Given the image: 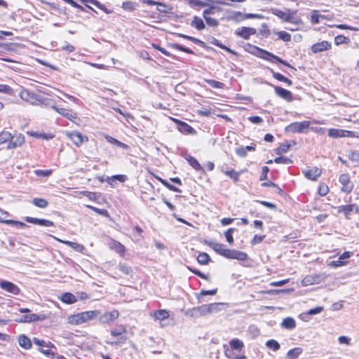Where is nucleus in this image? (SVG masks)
Here are the masks:
<instances>
[{"label":"nucleus","mask_w":359,"mask_h":359,"mask_svg":"<svg viewBox=\"0 0 359 359\" xmlns=\"http://www.w3.org/2000/svg\"><path fill=\"white\" fill-rule=\"evenodd\" d=\"M311 21L313 24H318L320 22V15L317 11H313L311 16Z\"/></svg>","instance_id":"58"},{"label":"nucleus","mask_w":359,"mask_h":359,"mask_svg":"<svg viewBox=\"0 0 359 359\" xmlns=\"http://www.w3.org/2000/svg\"><path fill=\"white\" fill-rule=\"evenodd\" d=\"M225 354L229 359H246V356L244 355H239V356H236V355L234 356L233 354L231 353V352L229 350L225 351Z\"/></svg>","instance_id":"62"},{"label":"nucleus","mask_w":359,"mask_h":359,"mask_svg":"<svg viewBox=\"0 0 359 359\" xmlns=\"http://www.w3.org/2000/svg\"><path fill=\"white\" fill-rule=\"evenodd\" d=\"M18 343L19 345L25 349H29L32 347L30 339L24 334L19 336Z\"/></svg>","instance_id":"28"},{"label":"nucleus","mask_w":359,"mask_h":359,"mask_svg":"<svg viewBox=\"0 0 359 359\" xmlns=\"http://www.w3.org/2000/svg\"><path fill=\"white\" fill-rule=\"evenodd\" d=\"M274 90L277 95L285 100L286 101L290 102L292 100V95L289 90L280 86H276Z\"/></svg>","instance_id":"20"},{"label":"nucleus","mask_w":359,"mask_h":359,"mask_svg":"<svg viewBox=\"0 0 359 359\" xmlns=\"http://www.w3.org/2000/svg\"><path fill=\"white\" fill-rule=\"evenodd\" d=\"M228 259H235L241 261H244L247 259L248 255L245 252L235 250H229V253L227 255Z\"/></svg>","instance_id":"23"},{"label":"nucleus","mask_w":359,"mask_h":359,"mask_svg":"<svg viewBox=\"0 0 359 359\" xmlns=\"http://www.w3.org/2000/svg\"><path fill=\"white\" fill-rule=\"evenodd\" d=\"M339 181L341 184V190L346 193H350L353 189V184L351 181L348 174H341L339 176Z\"/></svg>","instance_id":"6"},{"label":"nucleus","mask_w":359,"mask_h":359,"mask_svg":"<svg viewBox=\"0 0 359 359\" xmlns=\"http://www.w3.org/2000/svg\"><path fill=\"white\" fill-rule=\"evenodd\" d=\"M355 211L356 212H358V208L355 204H350L346 205L339 206L338 208L339 212H343L346 217V218L348 219L349 215Z\"/></svg>","instance_id":"18"},{"label":"nucleus","mask_w":359,"mask_h":359,"mask_svg":"<svg viewBox=\"0 0 359 359\" xmlns=\"http://www.w3.org/2000/svg\"><path fill=\"white\" fill-rule=\"evenodd\" d=\"M291 12L292 11L290 10H287V12H286V11H283L278 8H271V13L272 14H273L274 15L277 16L278 18H279L280 19H281L285 22H287V20H292L290 18Z\"/></svg>","instance_id":"21"},{"label":"nucleus","mask_w":359,"mask_h":359,"mask_svg":"<svg viewBox=\"0 0 359 359\" xmlns=\"http://www.w3.org/2000/svg\"><path fill=\"white\" fill-rule=\"evenodd\" d=\"M105 139L107 140L108 142L113 144L116 145V147H121L123 149H128L129 147L128 145L120 142L119 140H118L109 135H106Z\"/></svg>","instance_id":"34"},{"label":"nucleus","mask_w":359,"mask_h":359,"mask_svg":"<svg viewBox=\"0 0 359 359\" xmlns=\"http://www.w3.org/2000/svg\"><path fill=\"white\" fill-rule=\"evenodd\" d=\"M349 41V39L342 35L337 36L334 38V43L336 45H340L343 43H347Z\"/></svg>","instance_id":"48"},{"label":"nucleus","mask_w":359,"mask_h":359,"mask_svg":"<svg viewBox=\"0 0 359 359\" xmlns=\"http://www.w3.org/2000/svg\"><path fill=\"white\" fill-rule=\"evenodd\" d=\"M208 314L206 304L194 307L186 311V315L191 318H199Z\"/></svg>","instance_id":"11"},{"label":"nucleus","mask_w":359,"mask_h":359,"mask_svg":"<svg viewBox=\"0 0 359 359\" xmlns=\"http://www.w3.org/2000/svg\"><path fill=\"white\" fill-rule=\"evenodd\" d=\"M187 161L189 163V165L194 168L196 170H202V167L201 165H200V163H198V161L194 157L192 156H189V158H187Z\"/></svg>","instance_id":"42"},{"label":"nucleus","mask_w":359,"mask_h":359,"mask_svg":"<svg viewBox=\"0 0 359 359\" xmlns=\"http://www.w3.org/2000/svg\"><path fill=\"white\" fill-rule=\"evenodd\" d=\"M53 237L55 240L59 241L60 243H64V244L71 247L72 248H73L74 250H75L77 252H82L84 250V249H85V248L82 245H81L79 243L72 242V241H63V240H61L60 238H57L55 236H53Z\"/></svg>","instance_id":"25"},{"label":"nucleus","mask_w":359,"mask_h":359,"mask_svg":"<svg viewBox=\"0 0 359 359\" xmlns=\"http://www.w3.org/2000/svg\"><path fill=\"white\" fill-rule=\"evenodd\" d=\"M328 191H329V188H328L327 185H326L325 184H320L319 185L318 194L320 196H324L327 195Z\"/></svg>","instance_id":"54"},{"label":"nucleus","mask_w":359,"mask_h":359,"mask_svg":"<svg viewBox=\"0 0 359 359\" xmlns=\"http://www.w3.org/2000/svg\"><path fill=\"white\" fill-rule=\"evenodd\" d=\"M109 247L111 249L115 250L120 255H123L125 252V247L119 242L112 240L109 243Z\"/></svg>","instance_id":"27"},{"label":"nucleus","mask_w":359,"mask_h":359,"mask_svg":"<svg viewBox=\"0 0 359 359\" xmlns=\"http://www.w3.org/2000/svg\"><path fill=\"white\" fill-rule=\"evenodd\" d=\"M296 12H297L296 11L291 12V13H290V18H291L292 20H287V22L292 23L295 26H298V27L302 26L303 25V21L302 20V19L299 18H294V16H293V15Z\"/></svg>","instance_id":"47"},{"label":"nucleus","mask_w":359,"mask_h":359,"mask_svg":"<svg viewBox=\"0 0 359 359\" xmlns=\"http://www.w3.org/2000/svg\"><path fill=\"white\" fill-rule=\"evenodd\" d=\"M210 260V256L205 252H200L197 257V261L198 263L203 265L208 264Z\"/></svg>","instance_id":"39"},{"label":"nucleus","mask_w":359,"mask_h":359,"mask_svg":"<svg viewBox=\"0 0 359 359\" xmlns=\"http://www.w3.org/2000/svg\"><path fill=\"white\" fill-rule=\"evenodd\" d=\"M11 139V133L8 131H2L0 133V145L7 142L8 141L10 142V140Z\"/></svg>","instance_id":"43"},{"label":"nucleus","mask_w":359,"mask_h":359,"mask_svg":"<svg viewBox=\"0 0 359 359\" xmlns=\"http://www.w3.org/2000/svg\"><path fill=\"white\" fill-rule=\"evenodd\" d=\"M248 46L252 48V46L248 44ZM252 48L254 50H255L256 51H258L260 53V57L266 60H268L271 62H278L287 67H291V65L286 61L282 60L280 57L268 52V51H266V50H263L256 46H252Z\"/></svg>","instance_id":"3"},{"label":"nucleus","mask_w":359,"mask_h":359,"mask_svg":"<svg viewBox=\"0 0 359 359\" xmlns=\"http://www.w3.org/2000/svg\"><path fill=\"white\" fill-rule=\"evenodd\" d=\"M331 48V43L327 41H323L321 42H318L314 43L311 46V50L314 53H320L324 50H327Z\"/></svg>","instance_id":"19"},{"label":"nucleus","mask_w":359,"mask_h":359,"mask_svg":"<svg viewBox=\"0 0 359 359\" xmlns=\"http://www.w3.org/2000/svg\"><path fill=\"white\" fill-rule=\"evenodd\" d=\"M323 280L324 278L320 275H309L302 279V284L303 286H309L314 284H318Z\"/></svg>","instance_id":"13"},{"label":"nucleus","mask_w":359,"mask_h":359,"mask_svg":"<svg viewBox=\"0 0 359 359\" xmlns=\"http://www.w3.org/2000/svg\"><path fill=\"white\" fill-rule=\"evenodd\" d=\"M81 1L85 4L89 3L91 4H93L97 8L103 11L106 13H111V11L108 10L107 8L104 4H102L97 0H81Z\"/></svg>","instance_id":"36"},{"label":"nucleus","mask_w":359,"mask_h":359,"mask_svg":"<svg viewBox=\"0 0 359 359\" xmlns=\"http://www.w3.org/2000/svg\"><path fill=\"white\" fill-rule=\"evenodd\" d=\"M0 287L2 290L13 295H18L20 292V289L18 285L8 280H0Z\"/></svg>","instance_id":"8"},{"label":"nucleus","mask_w":359,"mask_h":359,"mask_svg":"<svg viewBox=\"0 0 359 359\" xmlns=\"http://www.w3.org/2000/svg\"><path fill=\"white\" fill-rule=\"evenodd\" d=\"M211 9H206L203 11V18H205L206 23L211 27H217L219 25L218 21L213 18L208 17V15L211 13Z\"/></svg>","instance_id":"26"},{"label":"nucleus","mask_w":359,"mask_h":359,"mask_svg":"<svg viewBox=\"0 0 359 359\" xmlns=\"http://www.w3.org/2000/svg\"><path fill=\"white\" fill-rule=\"evenodd\" d=\"M257 32L255 28L243 27L236 31V34L244 39H248L251 35L255 34Z\"/></svg>","instance_id":"17"},{"label":"nucleus","mask_w":359,"mask_h":359,"mask_svg":"<svg viewBox=\"0 0 359 359\" xmlns=\"http://www.w3.org/2000/svg\"><path fill=\"white\" fill-rule=\"evenodd\" d=\"M100 314V311H88L72 315L68 318V323L71 325H79L88 322L97 317Z\"/></svg>","instance_id":"1"},{"label":"nucleus","mask_w":359,"mask_h":359,"mask_svg":"<svg viewBox=\"0 0 359 359\" xmlns=\"http://www.w3.org/2000/svg\"><path fill=\"white\" fill-rule=\"evenodd\" d=\"M6 223L9 224H13V225L15 226L17 228H24V227L27 226V225L23 222L14 221V220H7L6 222Z\"/></svg>","instance_id":"59"},{"label":"nucleus","mask_w":359,"mask_h":359,"mask_svg":"<svg viewBox=\"0 0 359 359\" xmlns=\"http://www.w3.org/2000/svg\"><path fill=\"white\" fill-rule=\"evenodd\" d=\"M126 328L125 326L120 325H118L116 327L113 329L111 331V334L113 337H120V339L117 341H115L114 344H123L127 340V337L126 336Z\"/></svg>","instance_id":"9"},{"label":"nucleus","mask_w":359,"mask_h":359,"mask_svg":"<svg viewBox=\"0 0 359 359\" xmlns=\"http://www.w3.org/2000/svg\"><path fill=\"white\" fill-rule=\"evenodd\" d=\"M222 172L224 173V175L233 179L234 182H237L239 180L241 174L243 172V170H241V172H236L234 170L231 169L223 170Z\"/></svg>","instance_id":"30"},{"label":"nucleus","mask_w":359,"mask_h":359,"mask_svg":"<svg viewBox=\"0 0 359 359\" xmlns=\"http://www.w3.org/2000/svg\"><path fill=\"white\" fill-rule=\"evenodd\" d=\"M290 144L286 142L281 144L276 149V154L278 155L282 154L283 153H285L290 147Z\"/></svg>","instance_id":"46"},{"label":"nucleus","mask_w":359,"mask_h":359,"mask_svg":"<svg viewBox=\"0 0 359 359\" xmlns=\"http://www.w3.org/2000/svg\"><path fill=\"white\" fill-rule=\"evenodd\" d=\"M25 142V137L22 134L11 135V139L7 145V149H14L21 147Z\"/></svg>","instance_id":"12"},{"label":"nucleus","mask_w":359,"mask_h":359,"mask_svg":"<svg viewBox=\"0 0 359 359\" xmlns=\"http://www.w3.org/2000/svg\"><path fill=\"white\" fill-rule=\"evenodd\" d=\"M236 153L237 155L241 157H245L247 155L246 149H245L243 147H238L236 149Z\"/></svg>","instance_id":"64"},{"label":"nucleus","mask_w":359,"mask_h":359,"mask_svg":"<svg viewBox=\"0 0 359 359\" xmlns=\"http://www.w3.org/2000/svg\"><path fill=\"white\" fill-rule=\"evenodd\" d=\"M205 243L208 245L209 247H210L215 252H216L217 254L224 257H227V255L229 253V249H226L224 248V245L219 243H216L214 241H205Z\"/></svg>","instance_id":"10"},{"label":"nucleus","mask_w":359,"mask_h":359,"mask_svg":"<svg viewBox=\"0 0 359 359\" xmlns=\"http://www.w3.org/2000/svg\"><path fill=\"white\" fill-rule=\"evenodd\" d=\"M19 96L22 100L34 105L43 104L47 100L27 89H22Z\"/></svg>","instance_id":"2"},{"label":"nucleus","mask_w":359,"mask_h":359,"mask_svg":"<svg viewBox=\"0 0 359 359\" xmlns=\"http://www.w3.org/2000/svg\"><path fill=\"white\" fill-rule=\"evenodd\" d=\"M274 162L276 163L290 164V163H292V161L288 157L280 156V157L276 158L274 159Z\"/></svg>","instance_id":"50"},{"label":"nucleus","mask_w":359,"mask_h":359,"mask_svg":"<svg viewBox=\"0 0 359 359\" xmlns=\"http://www.w3.org/2000/svg\"><path fill=\"white\" fill-rule=\"evenodd\" d=\"M87 207L100 215L108 216V211L105 209H100L91 205H88Z\"/></svg>","instance_id":"55"},{"label":"nucleus","mask_w":359,"mask_h":359,"mask_svg":"<svg viewBox=\"0 0 359 359\" xmlns=\"http://www.w3.org/2000/svg\"><path fill=\"white\" fill-rule=\"evenodd\" d=\"M67 136L77 147H80L84 142H88V140L87 136L83 135L81 133L78 131L67 133Z\"/></svg>","instance_id":"7"},{"label":"nucleus","mask_w":359,"mask_h":359,"mask_svg":"<svg viewBox=\"0 0 359 359\" xmlns=\"http://www.w3.org/2000/svg\"><path fill=\"white\" fill-rule=\"evenodd\" d=\"M188 3L191 6H205V4L200 0H188Z\"/></svg>","instance_id":"63"},{"label":"nucleus","mask_w":359,"mask_h":359,"mask_svg":"<svg viewBox=\"0 0 359 359\" xmlns=\"http://www.w3.org/2000/svg\"><path fill=\"white\" fill-rule=\"evenodd\" d=\"M35 174L39 177H48L51 175V170H36Z\"/></svg>","instance_id":"53"},{"label":"nucleus","mask_w":359,"mask_h":359,"mask_svg":"<svg viewBox=\"0 0 359 359\" xmlns=\"http://www.w3.org/2000/svg\"><path fill=\"white\" fill-rule=\"evenodd\" d=\"M33 204L39 208H45L47 207L48 203L44 198H34L32 201Z\"/></svg>","instance_id":"41"},{"label":"nucleus","mask_w":359,"mask_h":359,"mask_svg":"<svg viewBox=\"0 0 359 359\" xmlns=\"http://www.w3.org/2000/svg\"><path fill=\"white\" fill-rule=\"evenodd\" d=\"M281 325L285 329L292 330L296 327V322L292 318L287 317L283 319Z\"/></svg>","instance_id":"29"},{"label":"nucleus","mask_w":359,"mask_h":359,"mask_svg":"<svg viewBox=\"0 0 359 359\" xmlns=\"http://www.w3.org/2000/svg\"><path fill=\"white\" fill-rule=\"evenodd\" d=\"M278 36L280 39H282L284 41H290L291 40V35L285 32V31H280L278 32Z\"/></svg>","instance_id":"49"},{"label":"nucleus","mask_w":359,"mask_h":359,"mask_svg":"<svg viewBox=\"0 0 359 359\" xmlns=\"http://www.w3.org/2000/svg\"><path fill=\"white\" fill-rule=\"evenodd\" d=\"M170 46L174 49L184 51L185 53H189V54H194V51L188 48H185L183 46L179 44V43H170Z\"/></svg>","instance_id":"44"},{"label":"nucleus","mask_w":359,"mask_h":359,"mask_svg":"<svg viewBox=\"0 0 359 359\" xmlns=\"http://www.w3.org/2000/svg\"><path fill=\"white\" fill-rule=\"evenodd\" d=\"M178 130L185 134H195L196 131L189 124L184 122L183 123H181V126L178 127Z\"/></svg>","instance_id":"38"},{"label":"nucleus","mask_w":359,"mask_h":359,"mask_svg":"<svg viewBox=\"0 0 359 359\" xmlns=\"http://www.w3.org/2000/svg\"><path fill=\"white\" fill-rule=\"evenodd\" d=\"M205 81L214 88H224V83L212 79H205Z\"/></svg>","instance_id":"45"},{"label":"nucleus","mask_w":359,"mask_h":359,"mask_svg":"<svg viewBox=\"0 0 359 359\" xmlns=\"http://www.w3.org/2000/svg\"><path fill=\"white\" fill-rule=\"evenodd\" d=\"M152 316L156 320H163L169 318V312L165 309H161L151 313Z\"/></svg>","instance_id":"24"},{"label":"nucleus","mask_w":359,"mask_h":359,"mask_svg":"<svg viewBox=\"0 0 359 359\" xmlns=\"http://www.w3.org/2000/svg\"><path fill=\"white\" fill-rule=\"evenodd\" d=\"M266 346L273 350V351H277L280 349V344L275 339H269L266 342Z\"/></svg>","instance_id":"40"},{"label":"nucleus","mask_w":359,"mask_h":359,"mask_svg":"<svg viewBox=\"0 0 359 359\" xmlns=\"http://www.w3.org/2000/svg\"><path fill=\"white\" fill-rule=\"evenodd\" d=\"M61 300L66 304H71L76 302V297L75 295L70 292H65L61 297Z\"/></svg>","instance_id":"31"},{"label":"nucleus","mask_w":359,"mask_h":359,"mask_svg":"<svg viewBox=\"0 0 359 359\" xmlns=\"http://www.w3.org/2000/svg\"><path fill=\"white\" fill-rule=\"evenodd\" d=\"M223 305L224 303H212L206 304L208 314L219 312L221 310L220 306Z\"/></svg>","instance_id":"33"},{"label":"nucleus","mask_w":359,"mask_h":359,"mask_svg":"<svg viewBox=\"0 0 359 359\" xmlns=\"http://www.w3.org/2000/svg\"><path fill=\"white\" fill-rule=\"evenodd\" d=\"M26 222L34 224L45 226H53V222L52 221L45 219H38L32 217H27L25 218Z\"/></svg>","instance_id":"22"},{"label":"nucleus","mask_w":359,"mask_h":359,"mask_svg":"<svg viewBox=\"0 0 359 359\" xmlns=\"http://www.w3.org/2000/svg\"><path fill=\"white\" fill-rule=\"evenodd\" d=\"M119 270L126 275H130L132 273V269L128 265L124 264H120L118 265Z\"/></svg>","instance_id":"52"},{"label":"nucleus","mask_w":359,"mask_h":359,"mask_svg":"<svg viewBox=\"0 0 359 359\" xmlns=\"http://www.w3.org/2000/svg\"><path fill=\"white\" fill-rule=\"evenodd\" d=\"M119 316V312L117 310H113L111 312H107L100 317V322L101 323H109L117 319Z\"/></svg>","instance_id":"14"},{"label":"nucleus","mask_w":359,"mask_h":359,"mask_svg":"<svg viewBox=\"0 0 359 359\" xmlns=\"http://www.w3.org/2000/svg\"><path fill=\"white\" fill-rule=\"evenodd\" d=\"M303 173L307 179L312 181H316L320 176L322 170L317 167H313L310 170L303 171Z\"/></svg>","instance_id":"16"},{"label":"nucleus","mask_w":359,"mask_h":359,"mask_svg":"<svg viewBox=\"0 0 359 359\" xmlns=\"http://www.w3.org/2000/svg\"><path fill=\"white\" fill-rule=\"evenodd\" d=\"M234 231L235 229L233 228H230L224 233L227 242L230 244H232L233 243V238L232 233Z\"/></svg>","instance_id":"51"},{"label":"nucleus","mask_w":359,"mask_h":359,"mask_svg":"<svg viewBox=\"0 0 359 359\" xmlns=\"http://www.w3.org/2000/svg\"><path fill=\"white\" fill-rule=\"evenodd\" d=\"M191 25L197 29L198 30H202L205 28V24L203 22V20L198 16L194 17L191 22Z\"/></svg>","instance_id":"35"},{"label":"nucleus","mask_w":359,"mask_h":359,"mask_svg":"<svg viewBox=\"0 0 359 359\" xmlns=\"http://www.w3.org/2000/svg\"><path fill=\"white\" fill-rule=\"evenodd\" d=\"M229 346L231 349L240 351L244 347V344L238 339H233L229 341Z\"/></svg>","instance_id":"32"},{"label":"nucleus","mask_w":359,"mask_h":359,"mask_svg":"<svg viewBox=\"0 0 359 359\" xmlns=\"http://www.w3.org/2000/svg\"><path fill=\"white\" fill-rule=\"evenodd\" d=\"M302 353V348L300 347H295L292 349H290L287 353V357L289 359H297L300 354Z\"/></svg>","instance_id":"37"},{"label":"nucleus","mask_w":359,"mask_h":359,"mask_svg":"<svg viewBox=\"0 0 359 359\" xmlns=\"http://www.w3.org/2000/svg\"><path fill=\"white\" fill-rule=\"evenodd\" d=\"M0 93H4L8 94V95H11L13 93V90L8 85L0 84Z\"/></svg>","instance_id":"56"},{"label":"nucleus","mask_w":359,"mask_h":359,"mask_svg":"<svg viewBox=\"0 0 359 359\" xmlns=\"http://www.w3.org/2000/svg\"><path fill=\"white\" fill-rule=\"evenodd\" d=\"M41 318L39 317L36 314H31L24 316V322H32V321H36L40 320Z\"/></svg>","instance_id":"57"},{"label":"nucleus","mask_w":359,"mask_h":359,"mask_svg":"<svg viewBox=\"0 0 359 359\" xmlns=\"http://www.w3.org/2000/svg\"><path fill=\"white\" fill-rule=\"evenodd\" d=\"M346 264V262H344L342 259H339V258L337 260L331 262L329 264V266H333V267H338V266H344Z\"/></svg>","instance_id":"60"},{"label":"nucleus","mask_w":359,"mask_h":359,"mask_svg":"<svg viewBox=\"0 0 359 359\" xmlns=\"http://www.w3.org/2000/svg\"><path fill=\"white\" fill-rule=\"evenodd\" d=\"M310 126V122L307 121L302 122H294L287 126L285 128L287 131L292 133H302L305 132V130L308 129Z\"/></svg>","instance_id":"4"},{"label":"nucleus","mask_w":359,"mask_h":359,"mask_svg":"<svg viewBox=\"0 0 359 359\" xmlns=\"http://www.w3.org/2000/svg\"><path fill=\"white\" fill-rule=\"evenodd\" d=\"M328 135L332 138H339V137H357L355 135V133L350 130H342V129H337V128H330L328 130Z\"/></svg>","instance_id":"5"},{"label":"nucleus","mask_w":359,"mask_h":359,"mask_svg":"<svg viewBox=\"0 0 359 359\" xmlns=\"http://www.w3.org/2000/svg\"><path fill=\"white\" fill-rule=\"evenodd\" d=\"M269 168L267 166L262 167V174H261L260 178H259V180L261 181H263V180H265L267 179V174L269 172Z\"/></svg>","instance_id":"61"},{"label":"nucleus","mask_w":359,"mask_h":359,"mask_svg":"<svg viewBox=\"0 0 359 359\" xmlns=\"http://www.w3.org/2000/svg\"><path fill=\"white\" fill-rule=\"evenodd\" d=\"M53 109L55 110L58 114L62 115V116L67 118V119L73 121L74 119L77 118L76 113L74 112L70 109L58 108L55 106H53Z\"/></svg>","instance_id":"15"}]
</instances>
